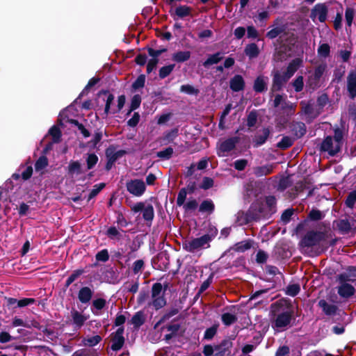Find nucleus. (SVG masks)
<instances>
[{"label": "nucleus", "instance_id": "f257e3e1", "mask_svg": "<svg viewBox=\"0 0 356 356\" xmlns=\"http://www.w3.org/2000/svg\"><path fill=\"white\" fill-rule=\"evenodd\" d=\"M293 314V307L289 299H280L270 306V316L274 330H284L291 326V321L295 319Z\"/></svg>", "mask_w": 356, "mask_h": 356}, {"label": "nucleus", "instance_id": "f03ea898", "mask_svg": "<svg viewBox=\"0 0 356 356\" xmlns=\"http://www.w3.org/2000/svg\"><path fill=\"white\" fill-rule=\"evenodd\" d=\"M269 217L267 209L261 202H253L245 213L247 222H257L261 218H268Z\"/></svg>", "mask_w": 356, "mask_h": 356}, {"label": "nucleus", "instance_id": "7ed1b4c3", "mask_svg": "<svg viewBox=\"0 0 356 356\" xmlns=\"http://www.w3.org/2000/svg\"><path fill=\"white\" fill-rule=\"evenodd\" d=\"M325 239V234L323 232L310 230L308 231L299 242V246L302 248H312L320 244Z\"/></svg>", "mask_w": 356, "mask_h": 356}, {"label": "nucleus", "instance_id": "20e7f679", "mask_svg": "<svg viewBox=\"0 0 356 356\" xmlns=\"http://www.w3.org/2000/svg\"><path fill=\"white\" fill-rule=\"evenodd\" d=\"M152 305L155 310H159L166 305L167 301L163 293V285L160 282L153 284L151 290Z\"/></svg>", "mask_w": 356, "mask_h": 356}, {"label": "nucleus", "instance_id": "39448f33", "mask_svg": "<svg viewBox=\"0 0 356 356\" xmlns=\"http://www.w3.org/2000/svg\"><path fill=\"white\" fill-rule=\"evenodd\" d=\"M182 248L188 252L194 253L202 249L210 248V244H208L202 236L191 240H185L182 243Z\"/></svg>", "mask_w": 356, "mask_h": 356}, {"label": "nucleus", "instance_id": "423d86ee", "mask_svg": "<svg viewBox=\"0 0 356 356\" xmlns=\"http://www.w3.org/2000/svg\"><path fill=\"white\" fill-rule=\"evenodd\" d=\"M290 78L284 72L281 74L278 70L273 72V81L270 88L271 96L275 92L282 90L284 85L289 81Z\"/></svg>", "mask_w": 356, "mask_h": 356}, {"label": "nucleus", "instance_id": "0eeeda50", "mask_svg": "<svg viewBox=\"0 0 356 356\" xmlns=\"http://www.w3.org/2000/svg\"><path fill=\"white\" fill-rule=\"evenodd\" d=\"M127 191L136 197H140L146 190L144 181L141 179H131L126 183Z\"/></svg>", "mask_w": 356, "mask_h": 356}, {"label": "nucleus", "instance_id": "6e6552de", "mask_svg": "<svg viewBox=\"0 0 356 356\" xmlns=\"http://www.w3.org/2000/svg\"><path fill=\"white\" fill-rule=\"evenodd\" d=\"M294 42L284 43L280 45L274 54V59L277 62H283L291 56L293 50Z\"/></svg>", "mask_w": 356, "mask_h": 356}, {"label": "nucleus", "instance_id": "1a4fd4ad", "mask_svg": "<svg viewBox=\"0 0 356 356\" xmlns=\"http://www.w3.org/2000/svg\"><path fill=\"white\" fill-rule=\"evenodd\" d=\"M234 339V338L227 337L222 340L219 344L215 345L213 356H232V340Z\"/></svg>", "mask_w": 356, "mask_h": 356}, {"label": "nucleus", "instance_id": "9d476101", "mask_svg": "<svg viewBox=\"0 0 356 356\" xmlns=\"http://www.w3.org/2000/svg\"><path fill=\"white\" fill-rule=\"evenodd\" d=\"M340 145L333 144V138L331 136H327L322 141L320 150L321 152H327L330 156H334L337 155L341 151Z\"/></svg>", "mask_w": 356, "mask_h": 356}, {"label": "nucleus", "instance_id": "9b49d317", "mask_svg": "<svg viewBox=\"0 0 356 356\" xmlns=\"http://www.w3.org/2000/svg\"><path fill=\"white\" fill-rule=\"evenodd\" d=\"M124 331V327H120L115 332H113L111 336V348L113 351L120 350L124 346L125 339L123 336Z\"/></svg>", "mask_w": 356, "mask_h": 356}, {"label": "nucleus", "instance_id": "f8f14e48", "mask_svg": "<svg viewBox=\"0 0 356 356\" xmlns=\"http://www.w3.org/2000/svg\"><path fill=\"white\" fill-rule=\"evenodd\" d=\"M288 126L294 139H300L307 133V127L302 122L293 120L289 123Z\"/></svg>", "mask_w": 356, "mask_h": 356}, {"label": "nucleus", "instance_id": "ddd939ff", "mask_svg": "<svg viewBox=\"0 0 356 356\" xmlns=\"http://www.w3.org/2000/svg\"><path fill=\"white\" fill-rule=\"evenodd\" d=\"M196 183L194 181H188L187 186L179 190L177 197V205L181 207L186 201L187 194H193L196 190Z\"/></svg>", "mask_w": 356, "mask_h": 356}, {"label": "nucleus", "instance_id": "4468645a", "mask_svg": "<svg viewBox=\"0 0 356 356\" xmlns=\"http://www.w3.org/2000/svg\"><path fill=\"white\" fill-rule=\"evenodd\" d=\"M348 95L351 99L356 98V70H352L347 76L346 85Z\"/></svg>", "mask_w": 356, "mask_h": 356}, {"label": "nucleus", "instance_id": "2eb2a0df", "mask_svg": "<svg viewBox=\"0 0 356 356\" xmlns=\"http://www.w3.org/2000/svg\"><path fill=\"white\" fill-rule=\"evenodd\" d=\"M239 141L240 138L238 136L231 137L222 141L218 147V156H220V152L226 153L234 149L236 144L238 143Z\"/></svg>", "mask_w": 356, "mask_h": 356}, {"label": "nucleus", "instance_id": "dca6fc26", "mask_svg": "<svg viewBox=\"0 0 356 356\" xmlns=\"http://www.w3.org/2000/svg\"><path fill=\"white\" fill-rule=\"evenodd\" d=\"M336 278L338 282H355L356 281V267L353 266H348L346 273L339 274Z\"/></svg>", "mask_w": 356, "mask_h": 356}, {"label": "nucleus", "instance_id": "f3484780", "mask_svg": "<svg viewBox=\"0 0 356 356\" xmlns=\"http://www.w3.org/2000/svg\"><path fill=\"white\" fill-rule=\"evenodd\" d=\"M270 133L271 131L269 127H264L260 130V133H257L253 138V146L258 147L265 144Z\"/></svg>", "mask_w": 356, "mask_h": 356}, {"label": "nucleus", "instance_id": "a211bd4d", "mask_svg": "<svg viewBox=\"0 0 356 356\" xmlns=\"http://www.w3.org/2000/svg\"><path fill=\"white\" fill-rule=\"evenodd\" d=\"M328 9L324 3H318L312 10L311 17H317L320 22H325L327 19Z\"/></svg>", "mask_w": 356, "mask_h": 356}, {"label": "nucleus", "instance_id": "6ab92c4d", "mask_svg": "<svg viewBox=\"0 0 356 356\" xmlns=\"http://www.w3.org/2000/svg\"><path fill=\"white\" fill-rule=\"evenodd\" d=\"M268 78L264 75L258 76L253 84V90L257 93H263L268 89Z\"/></svg>", "mask_w": 356, "mask_h": 356}, {"label": "nucleus", "instance_id": "aec40b11", "mask_svg": "<svg viewBox=\"0 0 356 356\" xmlns=\"http://www.w3.org/2000/svg\"><path fill=\"white\" fill-rule=\"evenodd\" d=\"M254 245V241L248 238L240 242L236 243L234 245L229 248V251L233 250L236 252H245L250 250Z\"/></svg>", "mask_w": 356, "mask_h": 356}, {"label": "nucleus", "instance_id": "412c9836", "mask_svg": "<svg viewBox=\"0 0 356 356\" xmlns=\"http://www.w3.org/2000/svg\"><path fill=\"white\" fill-rule=\"evenodd\" d=\"M127 153V152L124 149L116 151V147L113 145H109L105 150L106 157L109 158L114 163Z\"/></svg>", "mask_w": 356, "mask_h": 356}, {"label": "nucleus", "instance_id": "4be33fe9", "mask_svg": "<svg viewBox=\"0 0 356 356\" xmlns=\"http://www.w3.org/2000/svg\"><path fill=\"white\" fill-rule=\"evenodd\" d=\"M340 286L338 287V294L343 298H348L355 294V289L353 286L347 282H339Z\"/></svg>", "mask_w": 356, "mask_h": 356}, {"label": "nucleus", "instance_id": "5701e85b", "mask_svg": "<svg viewBox=\"0 0 356 356\" xmlns=\"http://www.w3.org/2000/svg\"><path fill=\"white\" fill-rule=\"evenodd\" d=\"M245 86V81L240 74L234 75L229 81V88L234 92L243 90Z\"/></svg>", "mask_w": 356, "mask_h": 356}, {"label": "nucleus", "instance_id": "b1692460", "mask_svg": "<svg viewBox=\"0 0 356 356\" xmlns=\"http://www.w3.org/2000/svg\"><path fill=\"white\" fill-rule=\"evenodd\" d=\"M71 316L72 319V323L76 330L80 329L88 319L86 316L82 314L81 312L74 308H72L71 311Z\"/></svg>", "mask_w": 356, "mask_h": 356}, {"label": "nucleus", "instance_id": "393cba45", "mask_svg": "<svg viewBox=\"0 0 356 356\" xmlns=\"http://www.w3.org/2000/svg\"><path fill=\"white\" fill-rule=\"evenodd\" d=\"M275 167V163L266 164L254 168L253 172L257 177L267 176L273 173Z\"/></svg>", "mask_w": 356, "mask_h": 356}, {"label": "nucleus", "instance_id": "a878e982", "mask_svg": "<svg viewBox=\"0 0 356 356\" xmlns=\"http://www.w3.org/2000/svg\"><path fill=\"white\" fill-rule=\"evenodd\" d=\"M191 7L188 6L186 5H180L175 8L174 13L172 12V10H170L169 13H170V15L173 17V19L175 20L176 18L175 15L177 16L179 18L183 19L188 16H191Z\"/></svg>", "mask_w": 356, "mask_h": 356}, {"label": "nucleus", "instance_id": "bb28decb", "mask_svg": "<svg viewBox=\"0 0 356 356\" xmlns=\"http://www.w3.org/2000/svg\"><path fill=\"white\" fill-rule=\"evenodd\" d=\"M302 65V60L300 58H296L289 63L286 71L284 73L291 78Z\"/></svg>", "mask_w": 356, "mask_h": 356}, {"label": "nucleus", "instance_id": "cd10ccee", "mask_svg": "<svg viewBox=\"0 0 356 356\" xmlns=\"http://www.w3.org/2000/svg\"><path fill=\"white\" fill-rule=\"evenodd\" d=\"M92 295L93 292L88 286H83L78 293V298L81 303L86 304L90 302Z\"/></svg>", "mask_w": 356, "mask_h": 356}, {"label": "nucleus", "instance_id": "c85d7f7f", "mask_svg": "<svg viewBox=\"0 0 356 356\" xmlns=\"http://www.w3.org/2000/svg\"><path fill=\"white\" fill-rule=\"evenodd\" d=\"M318 305L327 316L334 315L338 310L337 305L328 304L327 302L323 299L320 300Z\"/></svg>", "mask_w": 356, "mask_h": 356}, {"label": "nucleus", "instance_id": "c756f323", "mask_svg": "<svg viewBox=\"0 0 356 356\" xmlns=\"http://www.w3.org/2000/svg\"><path fill=\"white\" fill-rule=\"evenodd\" d=\"M335 223L337 229L342 234H348L351 231L352 226L353 225V224L351 225L350 222L347 218L339 219L335 221Z\"/></svg>", "mask_w": 356, "mask_h": 356}, {"label": "nucleus", "instance_id": "7c9ffc66", "mask_svg": "<svg viewBox=\"0 0 356 356\" xmlns=\"http://www.w3.org/2000/svg\"><path fill=\"white\" fill-rule=\"evenodd\" d=\"M214 210L215 204L213 200L211 199H207L203 200L198 207V211L200 213H207L209 215L211 214L214 211Z\"/></svg>", "mask_w": 356, "mask_h": 356}, {"label": "nucleus", "instance_id": "2f4dec72", "mask_svg": "<svg viewBox=\"0 0 356 356\" xmlns=\"http://www.w3.org/2000/svg\"><path fill=\"white\" fill-rule=\"evenodd\" d=\"M244 53L250 59H253L259 55L260 50L257 44L252 42L245 46Z\"/></svg>", "mask_w": 356, "mask_h": 356}, {"label": "nucleus", "instance_id": "473e14b6", "mask_svg": "<svg viewBox=\"0 0 356 356\" xmlns=\"http://www.w3.org/2000/svg\"><path fill=\"white\" fill-rule=\"evenodd\" d=\"M145 322V317L143 311H138L134 314L131 319V323L134 325V328L138 329Z\"/></svg>", "mask_w": 356, "mask_h": 356}, {"label": "nucleus", "instance_id": "72a5a7b5", "mask_svg": "<svg viewBox=\"0 0 356 356\" xmlns=\"http://www.w3.org/2000/svg\"><path fill=\"white\" fill-rule=\"evenodd\" d=\"M191 55L189 51H179L172 54V59L177 63H184L189 60Z\"/></svg>", "mask_w": 356, "mask_h": 356}, {"label": "nucleus", "instance_id": "f704fd0d", "mask_svg": "<svg viewBox=\"0 0 356 356\" xmlns=\"http://www.w3.org/2000/svg\"><path fill=\"white\" fill-rule=\"evenodd\" d=\"M222 59V54L220 52H216L213 54L209 55L207 59L202 65L205 68H209L211 65L218 63Z\"/></svg>", "mask_w": 356, "mask_h": 356}, {"label": "nucleus", "instance_id": "c9c22d12", "mask_svg": "<svg viewBox=\"0 0 356 356\" xmlns=\"http://www.w3.org/2000/svg\"><path fill=\"white\" fill-rule=\"evenodd\" d=\"M305 188V184L303 181H298L296 184L291 188L289 191V197L293 200L296 198L298 194L302 192Z\"/></svg>", "mask_w": 356, "mask_h": 356}, {"label": "nucleus", "instance_id": "e433bc0d", "mask_svg": "<svg viewBox=\"0 0 356 356\" xmlns=\"http://www.w3.org/2000/svg\"><path fill=\"white\" fill-rule=\"evenodd\" d=\"M276 203L277 200L275 196L268 195L266 197L265 206L267 209V212L270 217L273 213H275L276 211Z\"/></svg>", "mask_w": 356, "mask_h": 356}, {"label": "nucleus", "instance_id": "4c0bfd02", "mask_svg": "<svg viewBox=\"0 0 356 356\" xmlns=\"http://www.w3.org/2000/svg\"><path fill=\"white\" fill-rule=\"evenodd\" d=\"M296 139L293 138H291L288 136H283V138L281 139L280 142L277 143V147L285 150L291 147L295 141Z\"/></svg>", "mask_w": 356, "mask_h": 356}, {"label": "nucleus", "instance_id": "58836bf2", "mask_svg": "<svg viewBox=\"0 0 356 356\" xmlns=\"http://www.w3.org/2000/svg\"><path fill=\"white\" fill-rule=\"evenodd\" d=\"M82 172L81 165L79 161H71L67 166V173L70 175H79Z\"/></svg>", "mask_w": 356, "mask_h": 356}, {"label": "nucleus", "instance_id": "ea45409f", "mask_svg": "<svg viewBox=\"0 0 356 356\" xmlns=\"http://www.w3.org/2000/svg\"><path fill=\"white\" fill-rule=\"evenodd\" d=\"M355 11L353 8L347 7L345 11V19L346 24V31H348V28L350 29L351 26L353 24V22L355 17Z\"/></svg>", "mask_w": 356, "mask_h": 356}, {"label": "nucleus", "instance_id": "a19ab883", "mask_svg": "<svg viewBox=\"0 0 356 356\" xmlns=\"http://www.w3.org/2000/svg\"><path fill=\"white\" fill-rule=\"evenodd\" d=\"M100 81V79L99 77H92L91 78L87 85L85 86V88L83 89V90L81 91V92L79 94L78 98L75 100V102L78 99H80L82 96L83 95H87L90 90L93 87L95 86L96 84H97Z\"/></svg>", "mask_w": 356, "mask_h": 356}, {"label": "nucleus", "instance_id": "79ce46f5", "mask_svg": "<svg viewBox=\"0 0 356 356\" xmlns=\"http://www.w3.org/2000/svg\"><path fill=\"white\" fill-rule=\"evenodd\" d=\"M68 122L70 124L76 127L84 138H88L90 136V131L85 127V126L82 123H80L77 120L69 119Z\"/></svg>", "mask_w": 356, "mask_h": 356}, {"label": "nucleus", "instance_id": "37998d69", "mask_svg": "<svg viewBox=\"0 0 356 356\" xmlns=\"http://www.w3.org/2000/svg\"><path fill=\"white\" fill-rule=\"evenodd\" d=\"M154 207L152 204H148L143 211V218L145 221L152 222V221L154 219Z\"/></svg>", "mask_w": 356, "mask_h": 356}, {"label": "nucleus", "instance_id": "c03bdc74", "mask_svg": "<svg viewBox=\"0 0 356 356\" xmlns=\"http://www.w3.org/2000/svg\"><path fill=\"white\" fill-rule=\"evenodd\" d=\"M49 134L51 136L54 143H60L62 133L59 127L56 125L52 126L49 130Z\"/></svg>", "mask_w": 356, "mask_h": 356}, {"label": "nucleus", "instance_id": "a18cd8bd", "mask_svg": "<svg viewBox=\"0 0 356 356\" xmlns=\"http://www.w3.org/2000/svg\"><path fill=\"white\" fill-rule=\"evenodd\" d=\"M221 320L225 326H229L236 323L238 318L235 314L227 312L222 314Z\"/></svg>", "mask_w": 356, "mask_h": 356}, {"label": "nucleus", "instance_id": "49530a36", "mask_svg": "<svg viewBox=\"0 0 356 356\" xmlns=\"http://www.w3.org/2000/svg\"><path fill=\"white\" fill-rule=\"evenodd\" d=\"M106 236L111 240H120L122 238V235L120 234V232L118 230V229L114 227L111 226L110 227L106 232Z\"/></svg>", "mask_w": 356, "mask_h": 356}, {"label": "nucleus", "instance_id": "de8ad7c7", "mask_svg": "<svg viewBox=\"0 0 356 356\" xmlns=\"http://www.w3.org/2000/svg\"><path fill=\"white\" fill-rule=\"evenodd\" d=\"M175 67V64H170V65H168L161 67L159 71V78L161 79H163L165 77H167L168 76H169L173 71Z\"/></svg>", "mask_w": 356, "mask_h": 356}, {"label": "nucleus", "instance_id": "09e8293b", "mask_svg": "<svg viewBox=\"0 0 356 356\" xmlns=\"http://www.w3.org/2000/svg\"><path fill=\"white\" fill-rule=\"evenodd\" d=\"M318 55L320 57L327 58L330 54V47L327 43H323L319 45L317 49Z\"/></svg>", "mask_w": 356, "mask_h": 356}, {"label": "nucleus", "instance_id": "8fccbe9b", "mask_svg": "<svg viewBox=\"0 0 356 356\" xmlns=\"http://www.w3.org/2000/svg\"><path fill=\"white\" fill-rule=\"evenodd\" d=\"M218 326V324H213L211 327L206 329L204 334V339L208 341L211 340L216 334Z\"/></svg>", "mask_w": 356, "mask_h": 356}, {"label": "nucleus", "instance_id": "3c124183", "mask_svg": "<svg viewBox=\"0 0 356 356\" xmlns=\"http://www.w3.org/2000/svg\"><path fill=\"white\" fill-rule=\"evenodd\" d=\"M218 229L216 227L212 226L209 228L208 232L202 235V236L206 241V242L208 244H209L210 242L212 241L216 238V236L218 234Z\"/></svg>", "mask_w": 356, "mask_h": 356}, {"label": "nucleus", "instance_id": "603ef678", "mask_svg": "<svg viewBox=\"0 0 356 356\" xmlns=\"http://www.w3.org/2000/svg\"><path fill=\"white\" fill-rule=\"evenodd\" d=\"M141 100L142 99L140 95L136 94L133 96L131 101L130 108L129 112L127 113V115H129L132 111L139 108L141 103Z\"/></svg>", "mask_w": 356, "mask_h": 356}, {"label": "nucleus", "instance_id": "864d4df0", "mask_svg": "<svg viewBox=\"0 0 356 356\" xmlns=\"http://www.w3.org/2000/svg\"><path fill=\"white\" fill-rule=\"evenodd\" d=\"M179 90L181 92H184L190 95H197L200 92L198 89L195 88L193 86L189 84L181 86Z\"/></svg>", "mask_w": 356, "mask_h": 356}, {"label": "nucleus", "instance_id": "5fc2aeb1", "mask_svg": "<svg viewBox=\"0 0 356 356\" xmlns=\"http://www.w3.org/2000/svg\"><path fill=\"white\" fill-rule=\"evenodd\" d=\"M105 186H106V184L105 183H100V184H95L93 186V188L90 192V193L88 195V199H87V201L89 202L90 200H92V198L96 197L99 193V192L103 188H105Z\"/></svg>", "mask_w": 356, "mask_h": 356}, {"label": "nucleus", "instance_id": "6e6d98bb", "mask_svg": "<svg viewBox=\"0 0 356 356\" xmlns=\"http://www.w3.org/2000/svg\"><path fill=\"white\" fill-rule=\"evenodd\" d=\"M102 340V338L101 336L95 335L91 337L85 338L83 341L85 346L93 347L98 344Z\"/></svg>", "mask_w": 356, "mask_h": 356}, {"label": "nucleus", "instance_id": "4d7b16f0", "mask_svg": "<svg viewBox=\"0 0 356 356\" xmlns=\"http://www.w3.org/2000/svg\"><path fill=\"white\" fill-rule=\"evenodd\" d=\"M284 31V28L283 26H276L271 30L268 31L266 33V38L268 39H275L278 35L282 34Z\"/></svg>", "mask_w": 356, "mask_h": 356}, {"label": "nucleus", "instance_id": "13d9d810", "mask_svg": "<svg viewBox=\"0 0 356 356\" xmlns=\"http://www.w3.org/2000/svg\"><path fill=\"white\" fill-rule=\"evenodd\" d=\"M257 112L255 110L251 111L247 116V126L249 128L253 127L257 122Z\"/></svg>", "mask_w": 356, "mask_h": 356}, {"label": "nucleus", "instance_id": "bf43d9fd", "mask_svg": "<svg viewBox=\"0 0 356 356\" xmlns=\"http://www.w3.org/2000/svg\"><path fill=\"white\" fill-rule=\"evenodd\" d=\"M99 161L98 156L95 153L88 154L86 158L87 169H92Z\"/></svg>", "mask_w": 356, "mask_h": 356}, {"label": "nucleus", "instance_id": "052dcab7", "mask_svg": "<svg viewBox=\"0 0 356 356\" xmlns=\"http://www.w3.org/2000/svg\"><path fill=\"white\" fill-rule=\"evenodd\" d=\"M145 75L140 74L137 79L133 82L131 88L134 90L143 88L145 86Z\"/></svg>", "mask_w": 356, "mask_h": 356}, {"label": "nucleus", "instance_id": "680f3d73", "mask_svg": "<svg viewBox=\"0 0 356 356\" xmlns=\"http://www.w3.org/2000/svg\"><path fill=\"white\" fill-rule=\"evenodd\" d=\"M48 165V159L45 156H41L35 163V170L40 171Z\"/></svg>", "mask_w": 356, "mask_h": 356}, {"label": "nucleus", "instance_id": "e2e57ef3", "mask_svg": "<svg viewBox=\"0 0 356 356\" xmlns=\"http://www.w3.org/2000/svg\"><path fill=\"white\" fill-rule=\"evenodd\" d=\"M300 291V286L298 284H289L286 287V293L291 297L297 296Z\"/></svg>", "mask_w": 356, "mask_h": 356}, {"label": "nucleus", "instance_id": "0e129e2a", "mask_svg": "<svg viewBox=\"0 0 356 356\" xmlns=\"http://www.w3.org/2000/svg\"><path fill=\"white\" fill-rule=\"evenodd\" d=\"M173 154V149L171 147H168L163 150L159 151L156 153V156L164 160L170 159Z\"/></svg>", "mask_w": 356, "mask_h": 356}, {"label": "nucleus", "instance_id": "69168bd1", "mask_svg": "<svg viewBox=\"0 0 356 356\" xmlns=\"http://www.w3.org/2000/svg\"><path fill=\"white\" fill-rule=\"evenodd\" d=\"M179 312V309L176 307H172L169 310H167L165 313L163 315V316L161 318L160 321L158 323H161L168 319H170L171 317L175 316Z\"/></svg>", "mask_w": 356, "mask_h": 356}, {"label": "nucleus", "instance_id": "338daca9", "mask_svg": "<svg viewBox=\"0 0 356 356\" xmlns=\"http://www.w3.org/2000/svg\"><path fill=\"white\" fill-rule=\"evenodd\" d=\"M325 69H326V65L321 64L315 68L313 74L311 75L310 76L313 77V79L320 81L321 78L322 77V76L323 75V74L325 71Z\"/></svg>", "mask_w": 356, "mask_h": 356}, {"label": "nucleus", "instance_id": "774afa93", "mask_svg": "<svg viewBox=\"0 0 356 356\" xmlns=\"http://www.w3.org/2000/svg\"><path fill=\"white\" fill-rule=\"evenodd\" d=\"M356 202V189L349 193L348 195L345 204L347 207L350 209H353L354 207V205Z\"/></svg>", "mask_w": 356, "mask_h": 356}]
</instances>
